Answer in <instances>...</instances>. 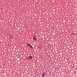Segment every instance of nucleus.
Listing matches in <instances>:
<instances>
[{
  "label": "nucleus",
  "instance_id": "obj_7",
  "mask_svg": "<svg viewBox=\"0 0 77 77\" xmlns=\"http://www.w3.org/2000/svg\"><path fill=\"white\" fill-rule=\"evenodd\" d=\"M11 38H12V36H11Z\"/></svg>",
  "mask_w": 77,
  "mask_h": 77
},
{
  "label": "nucleus",
  "instance_id": "obj_8",
  "mask_svg": "<svg viewBox=\"0 0 77 77\" xmlns=\"http://www.w3.org/2000/svg\"><path fill=\"white\" fill-rule=\"evenodd\" d=\"M27 59H29V58H27Z\"/></svg>",
  "mask_w": 77,
  "mask_h": 77
},
{
  "label": "nucleus",
  "instance_id": "obj_5",
  "mask_svg": "<svg viewBox=\"0 0 77 77\" xmlns=\"http://www.w3.org/2000/svg\"><path fill=\"white\" fill-rule=\"evenodd\" d=\"M5 36H7V37H8V36H9V35H8L6 34V35H5Z\"/></svg>",
  "mask_w": 77,
  "mask_h": 77
},
{
  "label": "nucleus",
  "instance_id": "obj_4",
  "mask_svg": "<svg viewBox=\"0 0 77 77\" xmlns=\"http://www.w3.org/2000/svg\"><path fill=\"white\" fill-rule=\"evenodd\" d=\"M29 58L30 59H32V56H31L29 57Z\"/></svg>",
  "mask_w": 77,
  "mask_h": 77
},
{
  "label": "nucleus",
  "instance_id": "obj_6",
  "mask_svg": "<svg viewBox=\"0 0 77 77\" xmlns=\"http://www.w3.org/2000/svg\"><path fill=\"white\" fill-rule=\"evenodd\" d=\"M74 34V33H71V35H73Z\"/></svg>",
  "mask_w": 77,
  "mask_h": 77
},
{
  "label": "nucleus",
  "instance_id": "obj_2",
  "mask_svg": "<svg viewBox=\"0 0 77 77\" xmlns=\"http://www.w3.org/2000/svg\"><path fill=\"white\" fill-rule=\"evenodd\" d=\"M33 39H34L35 41H36V38L35 37V36L33 37Z\"/></svg>",
  "mask_w": 77,
  "mask_h": 77
},
{
  "label": "nucleus",
  "instance_id": "obj_1",
  "mask_svg": "<svg viewBox=\"0 0 77 77\" xmlns=\"http://www.w3.org/2000/svg\"><path fill=\"white\" fill-rule=\"evenodd\" d=\"M27 45H28V46H29L30 48H33V47H32V46L30 45V44L28 43L27 44Z\"/></svg>",
  "mask_w": 77,
  "mask_h": 77
},
{
  "label": "nucleus",
  "instance_id": "obj_3",
  "mask_svg": "<svg viewBox=\"0 0 77 77\" xmlns=\"http://www.w3.org/2000/svg\"><path fill=\"white\" fill-rule=\"evenodd\" d=\"M45 76V73H44L42 75V77H44Z\"/></svg>",
  "mask_w": 77,
  "mask_h": 77
}]
</instances>
